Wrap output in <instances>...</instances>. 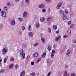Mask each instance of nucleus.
<instances>
[{
    "mask_svg": "<svg viewBox=\"0 0 76 76\" xmlns=\"http://www.w3.org/2000/svg\"><path fill=\"white\" fill-rule=\"evenodd\" d=\"M20 55H22V56L23 58L24 59V58H25V53H23V49H22L20 51Z\"/></svg>",
    "mask_w": 76,
    "mask_h": 76,
    "instance_id": "obj_1",
    "label": "nucleus"
},
{
    "mask_svg": "<svg viewBox=\"0 0 76 76\" xmlns=\"http://www.w3.org/2000/svg\"><path fill=\"white\" fill-rule=\"evenodd\" d=\"M1 14L2 17L5 18V17L6 16V13L4 11H1Z\"/></svg>",
    "mask_w": 76,
    "mask_h": 76,
    "instance_id": "obj_2",
    "label": "nucleus"
},
{
    "mask_svg": "<svg viewBox=\"0 0 76 76\" xmlns=\"http://www.w3.org/2000/svg\"><path fill=\"white\" fill-rule=\"evenodd\" d=\"M2 52L3 54H6V53L7 52V49L4 48L2 49Z\"/></svg>",
    "mask_w": 76,
    "mask_h": 76,
    "instance_id": "obj_3",
    "label": "nucleus"
},
{
    "mask_svg": "<svg viewBox=\"0 0 76 76\" xmlns=\"http://www.w3.org/2000/svg\"><path fill=\"white\" fill-rule=\"evenodd\" d=\"M70 53V50L69 49H68L67 51V52L66 53V56H69Z\"/></svg>",
    "mask_w": 76,
    "mask_h": 76,
    "instance_id": "obj_4",
    "label": "nucleus"
},
{
    "mask_svg": "<svg viewBox=\"0 0 76 76\" xmlns=\"http://www.w3.org/2000/svg\"><path fill=\"white\" fill-rule=\"evenodd\" d=\"M38 56V53H35L33 55V57H37Z\"/></svg>",
    "mask_w": 76,
    "mask_h": 76,
    "instance_id": "obj_5",
    "label": "nucleus"
},
{
    "mask_svg": "<svg viewBox=\"0 0 76 76\" xmlns=\"http://www.w3.org/2000/svg\"><path fill=\"white\" fill-rule=\"evenodd\" d=\"M25 74V71H23L20 73V76H23Z\"/></svg>",
    "mask_w": 76,
    "mask_h": 76,
    "instance_id": "obj_6",
    "label": "nucleus"
},
{
    "mask_svg": "<svg viewBox=\"0 0 76 76\" xmlns=\"http://www.w3.org/2000/svg\"><path fill=\"white\" fill-rule=\"evenodd\" d=\"M39 8H44V4H41L39 6Z\"/></svg>",
    "mask_w": 76,
    "mask_h": 76,
    "instance_id": "obj_7",
    "label": "nucleus"
},
{
    "mask_svg": "<svg viewBox=\"0 0 76 76\" xmlns=\"http://www.w3.org/2000/svg\"><path fill=\"white\" fill-rule=\"evenodd\" d=\"M61 38V37L60 36H59L55 39V40L56 41H58L60 39V38Z\"/></svg>",
    "mask_w": 76,
    "mask_h": 76,
    "instance_id": "obj_8",
    "label": "nucleus"
},
{
    "mask_svg": "<svg viewBox=\"0 0 76 76\" xmlns=\"http://www.w3.org/2000/svg\"><path fill=\"white\" fill-rule=\"evenodd\" d=\"M28 14V13H27V12H24L23 14V16L24 18H25L26 17V15H27V14Z\"/></svg>",
    "mask_w": 76,
    "mask_h": 76,
    "instance_id": "obj_9",
    "label": "nucleus"
},
{
    "mask_svg": "<svg viewBox=\"0 0 76 76\" xmlns=\"http://www.w3.org/2000/svg\"><path fill=\"white\" fill-rule=\"evenodd\" d=\"M62 19L63 20H66V19H67V16L64 15L63 17H62Z\"/></svg>",
    "mask_w": 76,
    "mask_h": 76,
    "instance_id": "obj_10",
    "label": "nucleus"
},
{
    "mask_svg": "<svg viewBox=\"0 0 76 76\" xmlns=\"http://www.w3.org/2000/svg\"><path fill=\"white\" fill-rule=\"evenodd\" d=\"M11 25H12L13 26L15 25V21L14 20H12V21L11 22Z\"/></svg>",
    "mask_w": 76,
    "mask_h": 76,
    "instance_id": "obj_11",
    "label": "nucleus"
},
{
    "mask_svg": "<svg viewBox=\"0 0 76 76\" xmlns=\"http://www.w3.org/2000/svg\"><path fill=\"white\" fill-rule=\"evenodd\" d=\"M63 73H64V74L63 75L64 76H66L67 75V72L66 71H64Z\"/></svg>",
    "mask_w": 76,
    "mask_h": 76,
    "instance_id": "obj_12",
    "label": "nucleus"
},
{
    "mask_svg": "<svg viewBox=\"0 0 76 76\" xmlns=\"http://www.w3.org/2000/svg\"><path fill=\"white\" fill-rule=\"evenodd\" d=\"M67 33L69 35H72V33H71V30H68L67 31Z\"/></svg>",
    "mask_w": 76,
    "mask_h": 76,
    "instance_id": "obj_13",
    "label": "nucleus"
},
{
    "mask_svg": "<svg viewBox=\"0 0 76 76\" xmlns=\"http://www.w3.org/2000/svg\"><path fill=\"white\" fill-rule=\"evenodd\" d=\"M46 56V53L45 52H44L43 53V55L42 56V58H44Z\"/></svg>",
    "mask_w": 76,
    "mask_h": 76,
    "instance_id": "obj_14",
    "label": "nucleus"
},
{
    "mask_svg": "<svg viewBox=\"0 0 76 76\" xmlns=\"http://www.w3.org/2000/svg\"><path fill=\"white\" fill-rule=\"evenodd\" d=\"M48 49L49 51H50V50H51V47L50 46H49L48 48Z\"/></svg>",
    "mask_w": 76,
    "mask_h": 76,
    "instance_id": "obj_15",
    "label": "nucleus"
},
{
    "mask_svg": "<svg viewBox=\"0 0 76 76\" xmlns=\"http://www.w3.org/2000/svg\"><path fill=\"white\" fill-rule=\"evenodd\" d=\"M40 20L41 22H43V21L45 20V18L44 17L41 18L40 19Z\"/></svg>",
    "mask_w": 76,
    "mask_h": 76,
    "instance_id": "obj_16",
    "label": "nucleus"
},
{
    "mask_svg": "<svg viewBox=\"0 0 76 76\" xmlns=\"http://www.w3.org/2000/svg\"><path fill=\"white\" fill-rule=\"evenodd\" d=\"M13 67V64H12L10 65L9 66V68L10 69H12Z\"/></svg>",
    "mask_w": 76,
    "mask_h": 76,
    "instance_id": "obj_17",
    "label": "nucleus"
},
{
    "mask_svg": "<svg viewBox=\"0 0 76 76\" xmlns=\"http://www.w3.org/2000/svg\"><path fill=\"white\" fill-rule=\"evenodd\" d=\"M28 35H29V36H30L31 37H32V36L33 35V33H32V32H30L29 33Z\"/></svg>",
    "mask_w": 76,
    "mask_h": 76,
    "instance_id": "obj_18",
    "label": "nucleus"
},
{
    "mask_svg": "<svg viewBox=\"0 0 76 76\" xmlns=\"http://www.w3.org/2000/svg\"><path fill=\"white\" fill-rule=\"evenodd\" d=\"M31 26L30 25L28 27V31H31Z\"/></svg>",
    "mask_w": 76,
    "mask_h": 76,
    "instance_id": "obj_19",
    "label": "nucleus"
},
{
    "mask_svg": "<svg viewBox=\"0 0 76 76\" xmlns=\"http://www.w3.org/2000/svg\"><path fill=\"white\" fill-rule=\"evenodd\" d=\"M10 61H12H12H15V59L13 58V57H11L10 58Z\"/></svg>",
    "mask_w": 76,
    "mask_h": 76,
    "instance_id": "obj_20",
    "label": "nucleus"
},
{
    "mask_svg": "<svg viewBox=\"0 0 76 76\" xmlns=\"http://www.w3.org/2000/svg\"><path fill=\"white\" fill-rule=\"evenodd\" d=\"M60 12L61 15H64V12L63 11V10H61L60 11Z\"/></svg>",
    "mask_w": 76,
    "mask_h": 76,
    "instance_id": "obj_21",
    "label": "nucleus"
},
{
    "mask_svg": "<svg viewBox=\"0 0 76 76\" xmlns=\"http://www.w3.org/2000/svg\"><path fill=\"white\" fill-rule=\"evenodd\" d=\"M53 28L54 29H56L57 28V26L55 25H54L53 26Z\"/></svg>",
    "mask_w": 76,
    "mask_h": 76,
    "instance_id": "obj_22",
    "label": "nucleus"
},
{
    "mask_svg": "<svg viewBox=\"0 0 76 76\" xmlns=\"http://www.w3.org/2000/svg\"><path fill=\"white\" fill-rule=\"evenodd\" d=\"M41 40H42V43H44V41H45V39L43 38H41Z\"/></svg>",
    "mask_w": 76,
    "mask_h": 76,
    "instance_id": "obj_23",
    "label": "nucleus"
},
{
    "mask_svg": "<svg viewBox=\"0 0 76 76\" xmlns=\"http://www.w3.org/2000/svg\"><path fill=\"white\" fill-rule=\"evenodd\" d=\"M27 46V45L26 44H24L23 45V48H26V46Z\"/></svg>",
    "mask_w": 76,
    "mask_h": 76,
    "instance_id": "obj_24",
    "label": "nucleus"
},
{
    "mask_svg": "<svg viewBox=\"0 0 76 76\" xmlns=\"http://www.w3.org/2000/svg\"><path fill=\"white\" fill-rule=\"evenodd\" d=\"M4 10H6V11H7L8 10H7V7L6 6H5L4 8Z\"/></svg>",
    "mask_w": 76,
    "mask_h": 76,
    "instance_id": "obj_25",
    "label": "nucleus"
},
{
    "mask_svg": "<svg viewBox=\"0 0 76 76\" xmlns=\"http://www.w3.org/2000/svg\"><path fill=\"white\" fill-rule=\"evenodd\" d=\"M41 58H40L37 61V63H38V62H39V61H41Z\"/></svg>",
    "mask_w": 76,
    "mask_h": 76,
    "instance_id": "obj_26",
    "label": "nucleus"
},
{
    "mask_svg": "<svg viewBox=\"0 0 76 76\" xmlns=\"http://www.w3.org/2000/svg\"><path fill=\"white\" fill-rule=\"evenodd\" d=\"M48 32L49 33H51V29L50 28H48Z\"/></svg>",
    "mask_w": 76,
    "mask_h": 76,
    "instance_id": "obj_27",
    "label": "nucleus"
},
{
    "mask_svg": "<svg viewBox=\"0 0 76 76\" xmlns=\"http://www.w3.org/2000/svg\"><path fill=\"white\" fill-rule=\"evenodd\" d=\"M6 61H7V58H4V63H6Z\"/></svg>",
    "mask_w": 76,
    "mask_h": 76,
    "instance_id": "obj_28",
    "label": "nucleus"
},
{
    "mask_svg": "<svg viewBox=\"0 0 76 76\" xmlns=\"http://www.w3.org/2000/svg\"><path fill=\"white\" fill-rule=\"evenodd\" d=\"M18 67H19V65H18V64H16L15 66V69H18Z\"/></svg>",
    "mask_w": 76,
    "mask_h": 76,
    "instance_id": "obj_29",
    "label": "nucleus"
},
{
    "mask_svg": "<svg viewBox=\"0 0 76 76\" xmlns=\"http://www.w3.org/2000/svg\"><path fill=\"white\" fill-rule=\"evenodd\" d=\"M21 29L22 30L24 31V30H25V27L24 26H22L21 27Z\"/></svg>",
    "mask_w": 76,
    "mask_h": 76,
    "instance_id": "obj_30",
    "label": "nucleus"
},
{
    "mask_svg": "<svg viewBox=\"0 0 76 76\" xmlns=\"http://www.w3.org/2000/svg\"><path fill=\"white\" fill-rule=\"evenodd\" d=\"M4 71H5V70L4 69H1V71H0V73H3V72H4Z\"/></svg>",
    "mask_w": 76,
    "mask_h": 76,
    "instance_id": "obj_31",
    "label": "nucleus"
},
{
    "mask_svg": "<svg viewBox=\"0 0 76 76\" xmlns=\"http://www.w3.org/2000/svg\"><path fill=\"white\" fill-rule=\"evenodd\" d=\"M19 20L20 21V22H22L23 21V20H22V18H18Z\"/></svg>",
    "mask_w": 76,
    "mask_h": 76,
    "instance_id": "obj_32",
    "label": "nucleus"
},
{
    "mask_svg": "<svg viewBox=\"0 0 76 76\" xmlns=\"http://www.w3.org/2000/svg\"><path fill=\"white\" fill-rule=\"evenodd\" d=\"M38 45H39V43H36L34 45V47H36V46H37Z\"/></svg>",
    "mask_w": 76,
    "mask_h": 76,
    "instance_id": "obj_33",
    "label": "nucleus"
},
{
    "mask_svg": "<svg viewBox=\"0 0 76 76\" xmlns=\"http://www.w3.org/2000/svg\"><path fill=\"white\" fill-rule=\"evenodd\" d=\"M60 7H61L59 5H58L56 7V8L57 9H60Z\"/></svg>",
    "mask_w": 76,
    "mask_h": 76,
    "instance_id": "obj_34",
    "label": "nucleus"
},
{
    "mask_svg": "<svg viewBox=\"0 0 76 76\" xmlns=\"http://www.w3.org/2000/svg\"><path fill=\"white\" fill-rule=\"evenodd\" d=\"M63 4V2H60L58 4V5H59V6H60L61 7V5H62V4Z\"/></svg>",
    "mask_w": 76,
    "mask_h": 76,
    "instance_id": "obj_35",
    "label": "nucleus"
},
{
    "mask_svg": "<svg viewBox=\"0 0 76 76\" xmlns=\"http://www.w3.org/2000/svg\"><path fill=\"white\" fill-rule=\"evenodd\" d=\"M36 28H39V24L38 23L36 25Z\"/></svg>",
    "mask_w": 76,
    "mask_h": 76,
    "instance_id": "obj_36",
    "label": "nucleus"
},
{
    "mask_svg": "<svg viewBox=\"0 0 76 76\" xmlns=\"http://www.w3.org/2000/svg\"><path fill=\"white\" fill-rule=\"evenodd\" d=\"M67 23L68 25H71V21H69V22H68Z\"/></svg>",
    "mask_w": 76,
    "mask_h": 76,
    "instance_id": "obj_37",
    "label": "nucleus"
},
{
    "mask_svg": "<svg viewBox=\"0 0 76 76\" xmlns=\"http://www.w3.org/2000/svg\"><path fill=\"white\" fill-rule=\"evenodd\" d=\"M51 18H48L47 19V21H48V22H49V21H50V20H51Z\"/></svg>",
    "mask_w": 76,
    "mask_h": 76,
    "instance_id": "obj_38",
    "label": "nucleus"
},
{
    "mask_svg": "<svg viewBox=\"0 0 76 76\" xmlns=\"http://www.w3.org/2000/svg\"><path fill=\"white\" fill-rule=\"evenodd\" d=\"M26 3H29V0H26Z\"/></svg>",
    "mask_w": 76,
    "mask_h": 76,
    "instance_id": "obj_39",
    "label": "nucleus"
},
{
    "mask_svg": "<svg viewBox=\"0 0 76 76\" xmlns=\"http://www.w3.org/2000/svg\"><path fill=\"white\" fill-rule=\"evenodd\" d=\"M73 42H74V43H76V39H73L72 40Z\"/></svg>",
    "mask_w": 76,
    "mask_h": 76,
    "instance_id": "obj_40",
    "label": "nucleus"
},
{
    "mask_svg": "<svg viewBox=\"0 0 76 76\" xmlns=\"http://www.w3.org/2000/svg\"><path fill=\"white\" fill-rule=\"evenodd\" d=\"M31 75H32L33 76H35V72L31 73Z\"/></svg>",
    "mask_w": 76,
    "mask_h": 76,
    "instance_id": "obj_41",
    "label": "nucleus"
},
{
    "mask_svg": "<svg viewBox=\"0 0 76 76\" xmlns=\"http://www.w3.org/2000/svg\"><path fill=\"white\" fill-rule=\"evenodd\" d=\"M50 74H51V72H50L47 75V76H50Z\"/></svg>",
    "mask_w": 76,
    "mask_h": 76,
    "instance_id": "obj_42",
    "label": "nucleus"
},
{
    "mask_svg": "<svg viewBox=\"0 0 76 76\" xmlns=\"http://www.w3.org/2000/svg\"><path fill=\"white\" fill-rule=\"evenodd\" d=\"M51 9H50L48 8V12H51Z\"/></svg>",
    "mask_w": 76,
    "mask_h": 76,
    "instance_id": "obj_43",
    "label": "nucleus"
},
{
    "mask_svg": "<svg viewBox=\"0 0 76 76\" xmlns=\"http://www.w3.org/2000/svg\"><path fill=\"white\" fill-rule=\"evenodd\" d=\"M65 13H66V14H67L69 13V12H68V11L67 10H65Z\"/></svg>",
    "mask_w": 76,
    "mask_h": 76,
    "instance_id": "obj_44",
    "label": "nucleus"
},
{
    "mask_svg": "<svg viewBox=\"0 0 76 76\" xmlns=\"http://www.w3.org/2000/svg\"><path fill=\"white\" fill-rule=\"evenodd\" d=\"M71 76H76L75 75V74L74 73H72L71 74Z\"/></svg>",
    "mask_w": 76,
    "mask_h": 76,
    "instance_id": "obj_45",
    "label": "nucleus"
},
{
    "mask_svg": "<svg viewBox=\"0 0 76 76\" xmlns=\"http://www.w3.org/2000/svg\"><path fill=\"white\" fill-rule=\"evenodd\" d=\"M31 65H32L33 66L34 65V62H31Z\"/></svg>",
    "mask_w": 76,
    "mask_h": 76,
    "instance_id": "obj_46",
    "label": "nucleus"
},
{
    "mask_svg": "<svg viewBox=\"0 0 76 76\" xmlns=\"http://www.w3.org/2000/svg\"><path fill=\"white\" fill-rule=\"evenodd\" d=\"M30 58V56L29 55H28L27 58H26V59H28V58Z\"/></svg>",
    "mask_w": 76,
    "mask_h": 76,
    "instance_id": "obj_47",
    "label": "nucleus"
},
{
    "mask_svg": "<svg viewBox=\"0 0 76 76\" xmlns=\"http://www.w3.org/2000/svg\"><path fill=\"white\" fill-rule=\"evenodd\" d=\"M52 53L53 54H54V53H55V51L54 50H53L52 51Z\"/></svg>",
    "mask_w": 76,
    "mask_h": 76,
    "instance_id": "obj_48",
    "label": "nucleus"
},
{
    "mask_svg": "<svg viewBox=\"0 0 76 76\" xmlns=\"http://www.w3.org/2000/svg\"><path fill=\"white\" fill-rule=\"evenodd\" d=\"M73 26H74V25L73 24L71 25L70 26V28H72Z\"/></svg>",
    "mask_w": 76,
    "mask_h": 76,
    "instance_id": "obj_49",
    "label": "nucleus"
},
{
    "mask_svg": "<svg viewBox=\"0 0 76 76\" xmlns=\"http://www.w3.org/2000/svg\"><path fill=\"white\" fill-rule=\"evenodd\" d=\"M64 38H67V35H65L64 36Z\"/></svg>",
    "mask_w": 76,
    "mask_h": 76,
    "instance_id": "obj_50",
    "label": "nucleus"
},
{
    "mask_svg": "<svg viewBox=\"0 0 76 76\" xmlns=\"http://www.w3.org/2000/svg\"><path fill=\"white\" fill-rule=\"evenodd\" d=\"M22 31H19V34H20V35H22Z\"/></svg>",
    "mask_w": 76,
    "mask_h": 76,
    "instance_id": "obj_51",
    "label": "nucleus"
},
{
    "mask_svg": "<svg viewBox=\"0 0 76 76\" xmlns=\"http://www.w3.org/2000/svg\"><path fill=\"white\" fill-rule=\"evenodd\" d=\"M47 62L48 63H50V60L49 59H48L47 61Z\"/></svg>",
    "mask_w": 76,
    "mask_h": 76,
    "instance_id": "obj_52",
    "label": "nucleus"
},
{
    "mask_svg": "<svg viewBox=\"0 0 76 76\" xmlns=\"http://www.w3.org/2000/svg\"><path fill=\"white\" fill-rule=\"evenodd\" d=\"M51 57H54V54H53V53H51Z\"/></svg>",
    "mask_w": 76,
    "mask_h": 76,
    "instance_id": "obj_53",
    "label": "nucleus"
},
{
    "mask_svg": "<svg viewBox=\"0 0 76 76\" xmlns=\"http://www.w3.org/2000/svg\"><path fill=\"white\" fill-rule=\"evenodd\" d=\"M56 47V45L54 44L53 45V48H55Z\"/></svg>",
    "mask_w": 76,
    "mask_h": 76,
    "instance_id": "obj_54",
    "label": "nucleus"
},
{
    "mask_svg": "<svg viewBox=\"0 0 76 76\" xmlns=\"http://www.w3.org/2000/svg\"><path fill=\"white\" fill-rule=\"evenodd\" d=\"M68 65H66L65 66V68H68Z\"/></svg>",
    "mask_w": 76,
    "mask_h": 76,
    "instance_id": "obj_55",
    "label": "nucleus"
},
{
    "mask_svg": "<svg viewBox=\"0 0 76 76\" xmlns=\"http://www.w3.org/2000/svg\"><path fill=\"white\" fill-rule=\"evenodd\" d=\"M42 11L43 12H45V10L43 9L42 10Z\"/></svg>",
    "mask_w": 76,
    "mask_h": 76,
    "instance_id": "obj_56",
    "label": "nucleus"
},
{
    "mask_svg": "<svg viewBox=\"0 0 76 76\" xmlns=\"http://www.w3.org/2000/svg\"><path fill=\"white\" fill-rule=\"evenodd\" d=\"M56 34H58V33H59V31H58V30L56 31Z\"/></svg>",
    "mask_w": 76,
    "mask_h": 76,
    "instance_id": "obj_57",
    "label": "nucleus"
},
{
    "mask_svg": "<svg viewBox=\"0 0 76 76\" xmlns=\"http://www.w3.org/2000/svg\"><path fill=\"white\" fill-rule=\"evenodd\" d=\"M72 47H74L75 48V47H76V45H72Z\"/></svg>",
    "mask_w": 76,
    "mask_h": 76,
    "instance_id": "obj_58",
    "label": "nucleus"
},
{
    "mask_svg": "<svg viewBox=\"0 0 76 76\" xmlns=\"http://www.w3.org/2000/svg\"><path fill=\"white\" fill-rule=\"evenodd\" d=\"M8 6H10V3H8Z\"/></svg>",
    "mask_w": 76,
    "mask_h": 76,
    "instance_id": "obj_59",
    "label": "nucleus"
},
{
    "mask_svg": "<svg viewBox=\"0 0 76 76\" xmlns=\"http://www.w3.org/2000/svg\"><path fill=\"white\" fill-rule=\"evenodd\" d=\"M2 61V59H0V63H1V62Z\"/></svg>",
    "mask_w": 76,
    "mask_h": 76,
    "instance_id": "obj_60",
    "label": "nucleus"
},
{
    "mask_svg": "<svg viewBox=\"0 0 76 76\" xmlns=\"http://www.w3.org/2000/svg\"><path fill=\"white\" fill-rule=\"evenodd\" d=\"M47 1L49 2L51 0H46Z\"/></svg>",
    "mask_w": 76,
    "mask_h": 76,
    "instance_id": "obj_61",
    "label": "nucleus"
},
{
    "mask_svg": "<svg viewBox=\"0 0 76 76\" xmlns=\"http://www.w3.org/2000/svg\"><path fill=\"white\" fill-rule=\"evenodd\" d=\"M1 66V63H0V67Z\"/></svg>",
    "mask_w": 76,
    "mask_h": 76,
    "instance_id": "obj_62",
    "label": "nucleus"
},
{
    "mask_svg": "<svg viewBox=\"0 0 76 76\" xmlns=\"http://www.w3.org/2000/svg\"><path fill=\"white\" fill-rule=\"evenodd\" d=\"M19 0H15V1L16 2L19 1Z\"/></svg>",
    "mask_w": 76,
    "mask_h": 76,
    "instance_id": "obj_63",
    "label": "nucleus"
},
{
    "mask_svg": "<svg viewBox=\"0 0 76 76\" xmlns=\"http://www.w3.org/2000/svg\"><path fill=\"white\" fill-rule=\"evenodd\" d=\"M70 15H71V16H72V15H73V13H71L70 14Z\"/></svg>",
    "mask_w": 76,
    "mask_h": 76,
    "instance_id": "obj_64",
    "label": "nucleus"
}]
</instances>
